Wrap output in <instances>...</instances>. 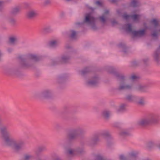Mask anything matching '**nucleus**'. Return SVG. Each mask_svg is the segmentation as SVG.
I'll return each mask as SVG.
<instances>
[{"mask_svg": "<svg viewBox=\"0 0 160 160\" xmlns=\"http://www.w3.org/2000/svg\"><path fill=\"white\" fill-rule=\"evenodd\" d=\"M98 19L102 24H104L107 21V16H105L104 15H102L98 18Z\"/></svg>", "mask_w": 160, "mask_h": 160, "instance_id": "nucleus-27", "label": "nucleus"}, {"mask_svg": "<svg viewBox=\"0 0 160 160\" xmlns=\"http://www.w3.org/2000/svg\"><path fill=\"white\" fill-rule=\"evenodd\" d=\"M123 28L125 29L127 32L131 33L132 35L133 34V32L135 30H133L132 29V26L131 24L128 23L125 24L123 26Z\"/></svg>", "mask_w": 160, "mask_h": 160, "instance_id": "nucleus-17", "label": "nucleus"}, {"mask_svg": "<svg viewBox=\"0 0 160 160\" xmlns=\"http://www.w3.org/2000/svg\"><path fill=\"white\" fill-rule=\"evenodd\" d=\"M149 58H145L142 59V61L145 65H147L149 61Z\"/></svg>", "mask_w": 160, "mask_h": 160, "instance_id": "nucleus-46", "label": "nucleus"}, {"mask_svg": "<svg viewBox=\"0 0 160 160\" xmlns=\"http://www.w3.org/2000/svg\"><path fill=\"white\" fill-rule=\"evenodd\" d=\"M1 56H2V53H1V51H0V61H1Z\"/></svg>", "mask_w": 160, "mask_h": 160, "instance_id": "nucleus-61", "label": "nucleus"}, {"mask_svg": "<svg viewBox=\"0 0 160 160\" xmlns=\"http://www.w3.org/2000/svg\"><path fill=\"white\" fill-rule=\"evenodd\" d=\"M159 117L158 115L152 114L151 116V124H157L159 122Z\"/></svg>", "mask_w": 160, "mask_h": 160, "instance_id": "nucleus-16", "label": "nucleus"}, {"mask_svg": "<svg viewBox=\"0 0 160 160\" xmlns=\"http://www.w3.org/2000/svg\"><path fill=\"white\" fill-rule=\"evenodd\" d=\"M138 154V152L136 151H132L128 153V155L132 157L136 158Z\"/></svg>", "mask_w": 160, "mask_h": 160, "instance_id": "nucleus-34", "label": "nucleus"}, {"mask_svg": "<svg viewBox=\"0 0 160 160\" xmlns=\"http://www.w3.org/2000/svg\"><path fill=\"white\" fill-rule=\"evenodd\" d=\"M0 133L5 144L8 146H12L16 152H18L25 148V143L22 139L15 141L11 138V135L8 130V127L3 126L0 128Z\"/></svg>", "mask_w": 160, "mask_h": 160, "instance_id": "nucleus-1", "label": "nucleus"}, {"mask_svg": "<svg viewBox=\"0 0 160 160\" xmlns=\"http://www.w3.org/2000/svg\"><path fill=\"white\" fill-rule=\"evenodd\" d=\"M18 38L16 36H13L10 37L9 38V41L12 44H14L15 42H17Z\"/></svg>", "mask_w": 160, "mask_h": 160, "instance_id": "nucleus-32", "label": "nucleus"}, {"mask_svg": "<svg viewBox=\"0 0 160 160\" xmlns=\"http://www.w3.org/2000/svg\"><path fill=\"white\" fill-rule=\"evenodd\" d=\"M112 24H114L117 23V22L115 20H113L112 21Z\"/></svg>", "mask_w": 160, "mask_h": 160, "instance_id": "nucleus-55", "label": "nucleus"}, {"mask_svg": "<svg viewBox=\"0 0 160 160\" xmlns=\"http://www.w3.org/2000/svg\"><path fill=\"white\" fill-rule=\"evenodd\" d=\"M126 105L125 104H122L120 105L118 109V112H123L126 111Z\"/></svg>", "mask_w": 160, "mask_h": 160, "instance_id": "nucleus-36", "label": "nucleus"}, {"mask_svg": "<svg viewBox=\"0 0 160 160\" xmlns=\"http://www.w3.org/2000/svg\"><path fill=\"white\" fill-rule=\"evenodd\" d=\"M112 138L111 139H106L107 142V145L108 146H110L113 144V142L112 141Z\"/></svg>", "mask_w": 160, "mask_h": 160, "instance_id": "nucleus-43", "label": "nucleus"}, {"mask_svg": "<svg viewBox=\"0 0 160 160\" xmlns=\"http://www.w3.org/2000/svg\"><path fill=\"white\" fill-rule=\"evenodd\" d=\"M135 102H136L138 104L141 105H143L144 104V99L142 98H140L139 101H138L137 100Z\"/></svg>", "mask_w": 160, "mask_h": 160, "instance_id": "nucleus-42", "label": "nucleus"}, {"mask_svg": "<svg viewBox=\"0 0 160 160\" xmlns=\"http://www.w3.org/2000/svg\"><path fill=\"white\" fill-rule=\"evenodd\" d=\"M3 2H0V10L2 9V5Z\"/></svg>", "mask_w": 160, "mask_h": 160, "instance_id": "nucleus-58", "label": "nucleus"}, {"mask_svg": "<svg viewBox=\"0 0 160 160\" xmlns=\"http://www.w3.org/2000/svg\"><path fill=\"white\" fill-rule=\"evenodd\" d=\"M111 112L108 110H104L102 112V115L104 118L108 120L111 114Z\"/></svg>", "mask_w": 160, "mask_h": 160, "instance_id": "nucleus-18", "label": "nucleus"}, {"mask_svg": "<svg viewBox=\"0 0 160 160\" xmlns=\"http://www.w3.org/2000/svg\"><path fill=\"white\" fill-rule=\"evenodd\" d=\"M58 44L57 41L56 40H52L50 41L48 43L49 46L51 48H55Z\"/></svg>", "mask_w": 160, "mask_h": 160, "instance_id": "nucleus-31", "label": "nucleus"}, {"mask_svg": "<svg viewBox=\"0 0 160 160\" xmlns=\"http://www.w3.org/2000/svg\"><path fill=\"white\" fill-rule=\"evenodd\" d=\"M119 158L120 160H126V158L123 155H121L119 156Z\"/></svg>", "mask_w": 160, "mask_h": 160, "instance_id": "nucleus-49", "label": "nucleus"}, {"mask_svg": "<svg viewBox=\"0 0 160 160\" xmlns=\"http://www.w3.org/2000/svg\"><path fill=\"white\" fill-rule=\"evenodd\" d=\"M53 95V92L52 91L48 89H45L41 92L40 96L42 98H49L52 97Z\"/></svg>", "mask_w": 160, "mask_h": 160, "instance_id": "nucleus-9", "label": "nucleus"}, {"mask_svg": "<svg viewBox=\"0 0 160 160\" xmlns=\"http://www.w3.org/2000/svg\"><path fill=\"white\" fill-rule=\"evenodd\" d=\"M71 58L70 52H67L61 55L60 57L57 58L52 61V64L54 65L60 63L67 62Z\"/></svg>", "mask_w": 160, "mask_h": 160, "instance_id": "nucleus-6", "label": "nucleus"}, {"mask_svg": "<svg viewBox=\"0 0 160 160\" xmlns=\"http://www.w3.org/2000/svg\"><path fill=\"white\" fill-rule=\"evenodd\" d=\"M140 15L137 14H133L131 15V18L135 21H139V19Z\"/></svg>", "mask_w": 160, "mask_h": 160, "instance_id": "nucleus-37", "label": "nucleus"}, {"mask_svg": "<svg viewBox=\"0 0 160 160\" xmlns=\"http://www.w3.org/2000/svg\"><path fill=\"white\" fill-rule=\"evenodd\" d=\"M109 1L112 3H115L118 2V0H109Z\"/></svg>", "mask_w": 160, "mask_h": 160, "instance_id": "nucleus-53", "label": "nucleus"}, {"mask_svg": "<svg viewBox=\"0 0 160 160\" xmlns=\"http://www.w3.org/2000/svg\"><path fill=\"white\" fill-rule=\"evenodd\" d=\"M147 147L148 148H150L149 142H148L147 144Z\"/></svg>", "mask_w": 160, "mask_h": 160, "instance_id": "nucleus-60", "label": "nucleus"}, {"mask_svg": "<svg viewBox=\"0 0 160 160\" xmlns=\"http://www.w3.org/2000/svg\"><path fill=\"white\" fill-rule=\"evenodd\" d=\"M117 12L118 14H120V13H121V11L119 10H117Z\"/></svg>", "mask_w": 160, "mask_h": 160, "instance_id": "nucleus-59", "label": "nucleus"}, {"mask_svg": "<svg viewBox=\"0 0 160 160\" xmlns=\"http://www.w3.org/2000/svg\"><path fill=\"white\" fill-rule=\"evenodd\" d=\"M33 158V156L32 154L26 153L24 155L22 160H31Z\"/></svg>", "mask_w": 160, "mask_h": 160, "instance_id": "nucleus-28", "label": "nucleus"}, {"mask_svg": "<svg viewBox=\"0 0 160 160\" xmlns=\"http://www.w3.org/2000/svg\"><path fill=\"white\" fill-rule=\"evenodd\" d=\"M152 39L154 40H157L158 38V31L155 30L153 31L151 34Z\"/></svg>", "mask_w": 160, "mask_h": 160, "instance_id": "nucleus-26", "label": "nucleus"}, {"mask_svg": "<svg viewBox=\"0 0 160 160\" xmlns=\"http://www.w3.org/2000/svg\"><path fill=\"white\" fill-rule=\"evenodd\" d=\"M90 71V69L89 68H87L81 70L80 72V74L82 76H83L87 74Z\"/></svg>", "mask_w": 160, "mask_h": 160, "instance_id": "nucleus-33", "label": "nucleus"}, {"mask_svg": "<svg viewBox=\"0 0 160 160\" xmlns=\"http://www.w3.org/2000/svg\"><path fill=\"white\" fill-rule=\"evenodd\" d=\"M20 8L18 7H16L12 9L10 11V14L12 16H16L20 12Z\"/></svg>", "mask_w": 160, "mask_h": 160, "instance_id": "nucleus-23", "label": "nucleus"}, {"mask_svg": "<svg viewBox=\"0 0 160 160\" xmlns=\"http://www.w3.org/2000/svg\"><path fill=\"white\" fill-rule=\"evenodd\" d=\"M139 77L136 76L134 75L131 76L130 77V79L132 80H135L139 79Z\"/></svg>", "mask_w": 160, "mask_h": 160, "instance_id": "nucleus-47", "label": "nucleus"}, {"mask_svg": "<svg viewBox=\"0 0 160 160\" xmlns=\"http://www.w3.org/2000/svg\"><path fill=\"white\" fill-rule=\"evenodd\" d=\"M38 13L36 11L31 10L27 12L26 17L29 19H32L36 17Z\"/></svg>", "mask_w": 160, "mask_h": 160, "instance_id": "nucleus-15", "label": "nucleus"}, {"mask_svg": "<svg viewBox=\"0 0 160 160\" xmlns=\"http://www.w3.org/2000/svg\"><path fill=\"white\" fill-rule=\"evenodd\" d=\"M99 136L98 132L94 134L90 140L91 144L92 145H95L97 144L99 141Z\"/></svg>", "mask_w": 160, "mask_h": 160, "instance_id": "nucleus-14", "label": "nucleus"}, {"mask_svg": "<svg viewBox=\"0 0 160 160\" xmlns=\"http://www.w3.org/2000/svg\"><path fill=\"white\" fill-rule=\"evenodd\" d=\"M86 130L80 127H77L69 130L67 135L66 143H69L77 137L84 135Z\"/></svg>", "mask_w": 160, "mask_h": 160, "instance_id": "nucleus-3", "label": "nucleus"}, {"mask_svg": "<svg viewBox=\"0 0 160 160\" xmlns=\"http://www.w3.org/2000/svg\"><path fill=\"white\" fill-rule=\"evenodd\" d=\"M115 77L119 81L118 86L116 89L119 91L126 90H131L132 88V85L126 83L125 81V77L121 73H115Z\"/></svg>", "mask_w": 160, "mask_h": 160, "instance_id": "nucleus-4", "label": "nucleus"}, {"mask_svg": "<svg viewBox=\"0 0 160 160\" xmlns=\"http://www.w3.org/2000/svg\"><path fill=\"white\" fill-rule=\"evenodd\" d=\"M76 153H82L84 152V149L83 147H78L75 148Z\"/></svg>", "mask_w": 160, "mask_h": 160, "instance_id": "nucleus-39", "label": "nucleus"}, {"mask_svg": "<svg viewBox=\"0 0 160 160\" xmlns=\"http://www.w3.org/2000/svg\"><path fill=\"white\" fill-rule=\"evenodd\" d=\"M9 22L12 25H14L16 23V19L13 18H10L8 19Z\"/></svg>", "mask_w": 160, "mask_h": 160, "instance_id": "nucleus-40", "label": "nucleus"}, {"mask_svg": "<svg viewBox=\"0 0 160 160\" xmlns=\"http://www.w3.org/2000/svg\"><path fill=\"white\" fill-rule=\"evenodd\" d=\"M4 72L7 75H17L18 71L16 69L14 68L7 67L4 69Z\"/></svg>", "mask_w": 160, "mask_h": 160, "instance_id": "nucleus-10", "label": "nucleus"}, {"mask_svg": "<svg viewBox=\"0 0 160 160\" xmlns=\"http://www.w3.org/2000/svg\"><path fill=\"white\" fill-rule=\"evenodd\" d=\"M145 33V30L142 29L136 31H134L133 32V35L136 37H141L144 35Z\"/></svg>", "mask_w": 160, "mask_h": 160, "instance_id": "nucleus-20", "label": "nucleus"}, {"mask_svg": "<svg viewBox=\"0 0 160 160\" xmlns=\"http://www.w3.org/2000/svg\"><path fill=\"white\" fill-rule=\"evenodd\" d=\"M65 47L67 49H69V48H72L71 46L68 44Z\"/></svg>", "mask_w": 160, "mask_h": 160, "instance_id": "nucleus-56", "label": "nucleus"}, {"mask_svg": "<svg viewBox=\"0 0 160 160\" xmlns=\"http://www.w3.org/2000/svg\"><path fill=\"white\" fill-rule=\"evenodd\" d=\"M149 118L144 117L139 119L137 122V124L139 126L144 127L149 125Z\"/></svg>", "mask_w": 160, "mask_h": 160, "instance_id": "nucleus-8", "label": "nucleus"}, {"mask_svg": "<svg viewBox=\"0 0 160 160\" xmlns=\"http://www.w3.org/2000/svg\"><path fill=\"white\" fill-rule=\"evenodd\" d=\"M95 160H107L105 158L100 154H98L95 156Z\"/></svg>", "mask_w": 160, "mask_h": 160, "instance_id": "nucleus-38", "label": "nucleus"}, {"mask_svg": "<svg viewBox=\"0 0 160 160\" xmlns=\"http://www.w3.org/2000/svg\"><path fill=\"white\" fill-rule=\"evenodd\" d=\"M122 18L126 20H128L131 17V15H127L126 13H124L122 15Z\"/></svg>", "mask_w": 160, "mask_h": 160, "instance_id": "nucleus-44", "label": "nucleus"}, {"mask_svg": "<svg viewBox=\"0 0 160 160\" xmlns=\"http://www.w3.org/2000/svg\"><path fill=\"white\" fill-rule=\"evenodd\" d=\"M151 145H154V143L152 142H151Z\"/></svg>", "mask_w": 160, "mask_h": 160, "instance_id": "nucleus-62", "label": "nucleus"}, {"mask_svg": "<svg viewBox=\"0 0 160 160\" xmlns=\"http://www.w3.org/2000/svg\"><path fill=\"white\" fill-rule=\"evenodd\" d=\"M151 24L153 25L155 27H157L158 25V22L157 19H153L151 21Z\"/></svg>", "mask_w": 160, "mask_h": 160, "instance_id": "nucleus-41", "label": "nucleus"}, {"mask_svg": "<svg viewBox=\"0 0 160 160\" xmlns=\"http://www.w3.org/2000/svg\"><path fill=\"white\" fill-rule=\"evenodd\" d=\"M99 82V78L97 75L92 77L91 78L88 80L87 84L90 86H96Z\"/></svg>", "mask_w": 160, "mask_h": 160, "instance_id": "nucleus-7", "label": "nucleus"}, {"mask_svg": "<svg viewBox=\"0 0 160 160\" xmlns=\"http://www.w3.org/2000/svg\"><path fill=\"white\" fill-rule=\"evenodd\" d=\"M137 63L135 62H133L132 63V65L133 66H137Z\"/></svg>", "mask_w": 160, "mask_h": 160, "instance_id": "nucleus-57", "label": "nucleus"}, {"mask_svg": "<svg viewBox=\"0 0 160 160\" xmlns=\"http://www.w3.org/2000/svg\"><path fill=\"white\" fill-rule=\"evenodd\" d=\"M20 60V65L22 68H28L32 65V60L38 61L40 60L39 56L34 54H28L24 55H21L18 57Z\"/></svg>", "mask_w": 160, "mask_h": 160, "instance_id": "nucleus-2", "label": "nucleus"}, {"mask_svg": "<svg viewBox=\"0 0 160 160\" xmlns=\"http://www.w3.org/2000/svg\"><path fill=\"white\" fill-rule=\"evenodd\" d=\"M98 133L99 137H103L105 139H111L112 138V136L110 132L107 130L102 131Z\"/></svg>", "mask_w": 160, "mask_h": 160, "instance_id": "nucleus-11", "label": "nucleus"}, {"mask_svg": "<svg viewBox=\"0 0 160 160\" xmlns=\"http://www.w3.org/2000/svg\"><path fill=\"white\" fill-rule=\"evenodd\" d=\"M130 5L133 8L139 6L140 5V0H131Z\"/></svg>", "mask_w": 160, "mask_h": 160, "instance_id": "nucleus-22", "label": "nucleus"}, {"mask_svg": "<svg viewBox=\"0 0 160 160\" xmlns=\"http://www.w3.org/2000/svg\"><path fill=\"white\" fill-rule=\"evenodd\" d=\"M146 87L145 86L138 85L136 87L137 89L141 92H144L145 91Z\"/></svg>", "mask_w": 160, "mask_h": 160, "instance_id": "nucleus-35", "label": "nucleus"}, {"mask_svg": "<svg viewBox=\"0 0 160 160\" xmlns=\"http://www.w3.org/2000/svg\"><path fill=\"white\" fill-rule=\"evenodd\" d=\"M86 6H87V7L88 9H90L92 11H94V10H95V8H93L89 6L88 5H87Z\"/></svg>", "mask_w": 160, "mask_h": 160, "instance_id": "nucleus-52", "label": "nucleus"}, {"mask_svg": "<svg viewBox=\"0 0 160 160\" xmlns=\"http://www.w3.org/2000/svg\"><path fill=\"white\" fill-rule=\"evenodd\" d=\"M46 150V147L44 146H40L38 148V151L39 152H43Z\"/></svg>", "mask_w": 160, "mask_h": 160, "instance_id": "nucleus-45", "label": "nucleus"}, {"mask_svg": "<svg viewBox=\"0 0 160 160\" xmlns=\"http://www.w3.org/2000/svg\"><path fill=\"white\" fill-rule=\"evenodd\" d=\"M138 99V98L137 96L131 94L127 95L125 97V100L130 102H135Z\"/></svg>", "mask_w": 160, "mask_h": 160, "instance_id": "nucleus-12", "label": "nucleus"}, {"mask_svg": "<svg viewBox=\"0 0 160 160\" xmlns=\"http://www.w3.org/2000/svg\"><path fill=\"white\" fill-rule=\"evenodd\" d=\"M50 0H45L44 2V4L45 5H47L50 4Z\"/></svg>", "mask_w": 160, "mask_h": 160, "instance_id": "nucleus-48", "label": "nucleus"}, {"mask_svg": "<svg viewBox=\"0 0 160 160\" xmlns=\"http://www.w3.org/2000/svg\"><path fill=\"white\" fill-rule=\"evenodd\" d=\"M76 151L75 149L69 148L67 150V153L68 155L72 156L76 154Z\"/></svg>", "mask_w": 160, "mask_h": 160, "instance_id": "nucleus-30", "label": "nucleus"}, {"mask_svg": "<svg viewBox=\"0 0 160 160\" xmlns=\"http://www.w3.org/2000/svg\"><path fill=\"white\" fill-rule=\"evenodd\" d=\"M96 19L91 13H87L84 15L83 21L81 22H78L77 24L78 25H82L86 24L91 27V28L93 30H97L98 28L96 24Z\"/></svg>", "mask_w": 160, "mask_h": 160, "instance_id": "nucleus-5", "label": "nucleus"}, {"mask_svg": "<svg viewBox=\"0 0 160 160\" xmlns=\"http://www.w3.org/2000/svg\"><path fill=\"white\" fill-rule=\"evenodd\" d=\"M68 76V75L66 74H61L57 77V82L59 84L65 82Z\"/></svg>", "mask_w": 160, "mask_h": 160, "instance_id": "nucleus-13", "label": "nucleus"}, {"mask_svg": "<svg viewBox=\"0 0 160 160\" xmlns=\"http://www.w3.org/2000/svg\"><path fill=\"white\" fill-rule=\"evenodd\" d=\"M52 31V29L50 26L45 27L42 29V32L45 34L50 33Z\"/></svg>", "mask_w": 160, "mask_h": 160, "instance_id": "nucleus-29", "label": "nucleus"}, {"mask_svg": "<svg viewBox=\"0 0 160 160\" xmlns=\"http://www.w3.org/2000/svg\"><path fill=\"white\" fill-rule=\"evenodd\" d=\"M119 135L122 137H125L130 135L129 131L127 129L121 130L119 132Z\"/></svg>", "mask_w": 160, "mask_h": 160, "instance_id": "nucleus-21", "label": "nucleus"}, {"mask_svg": "<svg viewBox=\"0 0 160 160\" xmlns=\"http://www.w3.org/2000/svg\"><path fill=\"white\" fill-rule=\"evenodd\" d=\"M7 50L10 53L12 51L13 49L11 48H9Z\"/></svg>", "mask_w": 160, "mask_h": 160, "instance_id": "nucleus-54", "label": "nucleus"}, {"mask_svg": "<svg viewBox=\"0 0 160 160\" xmlns=\"http://www.w3.org/2000/svg\"><path fill=\"white\" fill-rule=\"evenodd\" d=\"M118 46L120 48L122 49V52L124 55L128 53L129 51L124 43H120L119 44Z\"/></svg>", "mask_w": 160, "mask_h": 160, "instance_id": "nucleus-19", "label": "nucleus"}, {"mask_svg": "<svg viewBox=\"0 0 160 160\" xmlns=\"http://www.w3.org/2000/svg\"><path fill=\"white\" fill-rule=\"evenodd\" d=\"M109 11L108 10H105L104 11V13L102 15H104L105 16H106L107 14H109Z\"/></svg>", "mask_w": 160, "mask_h": 160, "instance_id": "nucleus-51", "label": "nucleus"}, {"mask_svg": "<svg viewBox=\"0 0 160 160\" xmlns=\"http://www.w3.org/2000/svg\"><path fill=\"white\" fill-rule=\"evenodd\" d=\"M77 32L74 30H70L69 31V36L72 39H75L77 34Z\"/></svg>", "mask_w": 160, "mask_h": 160, "instance_id": "nucleus-24", "label": "nucleus"}, {"mask_svg": "<svg viewBox=\"0 0 160 160\" xmlns=\"http://www.w3.org/2000/svg\"><path fill=\"white\" fill-rule=\"evenodd\" d=\"M95 4L99 6H102V3L100 1H97L95 2Z\"/></svg>", "mask_w": 160, "mask_h": 160, "instance_id": "nucleus-50", "label": "nucleus"}, {"mask_svg": "<svg viewBox=\"0 0 160 160\" xmlns=\"http://www.w3.org/2000/svg\"><path fill=\"white\" fill-rule=\"evenodd\" d=\"M106 70L107 71L110 73L113 74L115 76V73H119L116 72L115 69L112 67L108 66L107 67Z\"/></svg>", "mask_w": 160, "mask_h": 160, "instance_id": "nucleus-25", "label": "nucleus"}, {"mask_svg": "<svg viewBox=\"0 0 160 160\" xmlns=\"http://www.w3.org/2000/svg\"><path fill=\"white\" fill-rule=\"evenodd\" d=\"M158 147L159 148V149H160V144L158 145Z\"/></svg>", "mask_w": 160, "mask_h": 160, "instance_id": "nucleus-63", "label": "nucleus"}]
</instances>
